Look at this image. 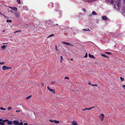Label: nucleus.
<instances>
[{"instance_id": "21", "label": "nucleus", "mask_w": 125, "mask_h": 125, "mask_svg": "<svg viewBox=\"0 0 125 125\" xmlns=\"http://www.w3.org/2000/svg\"><path fill=\"white\" fill-rule=\"evenodd\" d=\"M6 22H12L11 20H7Z\"/></svg>"}, {"instance_id": "23", "label": "nucleus", "mask_w": 125, "mask_h": 125, "mask_svg": "<svg viewBox=\"0 0 125 125\" xmlns=\"http://www.w3.org/2000/svg\"><path fill=\"white\" fill-rule=\"evenodd\" d=\"M105 53L109 54H111V53L109 52H105Z\"/></svg>"}, {"instance_id": "9", "label": "nucleus", "mask_w": 125, "mask_h": 125, "mask_svg": "<svg viewBox=\"0 0 125 125\" xmlns=\"http://www.w3.org/2000/svg\"><path fill=\"white\" fill-rule=\"evenodd\" d=\"M89 56L90 58H91L94 59H95V58L94 55H91L90 53L89 54Z\"/></svg>"}, {"instance_id": "31", "label": "nucleus", "mask_w": 125, "mask_h": 125, "mask_svg": "<svg viewBox=\"0 0 125 125\" xmlns=\"http://www.w3.org/2000/svg\"><path fill=\"white\" fill-rule=\"evenodd\" d=\"M4 64V62H0V65H3Z\"/></svg>"}, {"instance_id": "37", "label": "nucleus", "mask_w": 125, "mask_h": 125, "mask_svg": "<svg viewBox=\"0 0 125 125\" xmlns=\"http://www.w3.org/2000/svg\"><path fill=\"white\" fill-rule=\"evenodd\" d=\"M91 85L92 86H97V85L96 84H94V85H93V84H92Z\"/></svg>"}, {"instance_id": "38", "label": "nucleus", "mask_w": 125, "mask_h": 125, "mask_svg": "<svg viewBox=\"0 0 125 125\" xmlns=\"http://www.w3.org/2000/svg\"><path fill=\"white\" fill-rule=\"evenodd\" d=\"M87 110V108H85L84 109H82V110Z\"/></svg>"}, {"instance_id": "43", "label": "nucleus", "mask_w": 125, "mask_h": 125, "mask_svg": "<svg viewBox=\"0 0 125 125\" xmlns=\"http://www.w3.org/2000/svg\"><path fill=\"white\" fill-rule=\"evenodd\" d=\"M88 84L90 85H92V84H91V83L90 82H89L88 83Z\"/></svg>"}, {"instance_id": "55", "label": "nucleus", "mask_w": 125, "mask_h": 125, "mask_svg": "<svg viewBox=\"0 0 125 125\" xmlns=\"http://www.w3.org/2000/svg\"><path fill=\"white\" fill-rule=\"evenodd\" d=\"M84 11H85H85H85V10H84Z\"/></svg>"}, {"instance_id": "44", "label": "nucleus", "mask_w": 125, "mask_h": 125, "mask_svg": "<svg viewBox=\"0 0 125 125\" xmlns=\"http://www.w3.org/2000/svg\"><path fill=\"white\" fill-rule=\"evenodd\" d=\"M91 108H87V110H91Z\"/></svg>"}, {"instance_id": "51", "label": "nucleus", "mask_w": 125, "mask_h": 125, "mask_svg": "<svg viewBox=\"0 0 125 125\" xmlns=\"http://www.w3.org/2000/svg\"><path fill=\"white\" fill-rule=\"evenodd\" d=\"M94 107H91V109H92V108H94Z\"/></svg>"}, {"instance_id": "50", "label": "nucleus", "mask_w": 125, "mask_h": 125, "mask_svg": "<svg viewBox=\"0 0 125 125\" xmlns=\"http://www.w3.org/2000/svg\"><path fill=\"white\" fill-rule=\"evenodd\" d=\"M42 85H43V83H42Z\"/></svg>"}, {"instance_id": "1", "label": "nucleus", "mask_w": 125, "mask_h": 125, "mask_svg": "<svg viewBox=\"0 0 125 125\" xmlns=\"http://www.w3.org/2000/svg\"><path fill=\"white\" fill-rule=\"evenodd\" d=\"M99 116L100 117V119L101 121H103L104 120V114H101L99 115Z\"/></svg>"}, {"instance_id": "54", "label": "nucleus", "mask_w": 125, "mask_h": 125, "mask_svg": "<svg viewBox=\"0 0 125 125\" xmlns=\"http://www.w3.org/2000/svg\"><path fill=\"white\" fill-rule=\"evenodd\" d=\"M95 63H96V62H95Z\"/></svg>"}, {"instance_id": "10", "label": "nucleus", "mask_w": 125, "mask_h": 125, "mask_svg": "<svg viewBox=\"0 0 125 125\" xmlns=\"http://www.w3.org/2000/svg\"><path fill=\"white\" fill-rule=\"evenodd\" d=\"M5 46L4 45H3L1 47V48L3 50H4L5 49L6 46Z\"/></svg>"}, {"instance_id": "42", "label": "nucleus", "mask_w": 125, "mask_h": 125, "mask_svg": "<svg viewBox=\"0 0 125 125\" xmlns=\"http://www.w3.org/2000/svg\"><path fill=\"white\" fill-rule=\"evenodd\" d=\"M3 121V120L2 119H0V122H1Z\"/></svg>"}, {"instance_id": "16", "label": "nucleus", "mask_w": 125, "mask_h": 125, "mask_svg": "<svg viewBox=\"0 0 125 125\" xmlns=\"http://www.w3.org/2000/svg\"><path fill=\"white\" fill-rule=\"evenodd\" d=\"M60 58H61V60H60V61L61 62H62V60H63V58L62 56H60Z\"/></svg>"}, {"instance_id": "2", "label": "nucleus", "mask_w": 125, "mask_h": 125, "mask_svg": "<svg viewBox=\"0 0 125 125\" xmlns=\"http://www.w3.org/2000/svg\"><path fill=\"white\" fill-rule=\"evenodd\" d=\"M11 68L7 66H5L4 65L2 67V69L3 70H5L10 69Z\"/></svg>"}, {"instance_id": "14", "label": "nucleus", "mask_w": 125, "mask_h": 125, "mask_svg": "<svg viewBox=\"0 0 125 125\" xmlns=\"http://www.w3.org/2000/svg\"><path fill=\"white\" fill-rule=\"evenodd\" d=\"M54 123L56 124H58L59 123V122L56 120H54Z\"/></svg>"}, {"instance_id": "13", "label": "nucleus", "mask_w": 125, "mask_h": 125, "mask_svg": "<svg viewBox=\"0 0 125 125\" xmlns=\"http://www.w3.org/2000/svg\"><path fill=\"white\" fill-rule=\"evenodd\" d=\"M7 123L9 125H11L12 124V121H10L8 122Z\"/></svg>"}, {"instance_id": "19", "label": "nucleus", "mask_w": 125, "mask_h": 125, "mask_svg": "<svg viewBox=\"0 0 125 125\" xmlns=\"http://www.w3.org/2000/svg\"><path fill=\"white\" fill-rule=\"evenodd\" d=\"M31 96H32L31 95H30L29 96L26 97V99H28L29 98H30L31 97Z\"/></svg>"}, {"instance_id": "47", "label": "nucleus", "mask_w": 125, "mask_h": 125, "mask_svg": "<svg viewBox=\"0 0 125 125\" xmlns=\"http://www.w3.org/2000/svg\"><path fill=\"white\" fill-rule=\"evenodd\" d=\"M8 43H3V44H7Z\"/></svg>"}, {"instance_id": "3", "label": "nucleus", "mask_w": 125, "mask_h": 125, "mask_svg": "<svg viewBox=\"0 0 125 125\" xmlns=\"http://www.w3.org/2000/svg\"><path fill=\"white\" fill-rule=\"evenodd\" d=\"M62 43L68 46H73V45L66 42H62Z\"/></svg>"}, {"instance_id": "15", "label": "nucleus", "mask_w": 125, "mask_h": 125, "mask_svg": "<svg viewBox=\"0 0 125 125\" xmlns=\"http://www.w3.org/2000/svg\"><path fill=\"white\" fill-rule=\"evenodd\" d=\"M107 19V17H106L104 16L103 17L102 19L104 20H106Z\"/></svg>"}, {"instance_id": "20", "label": "nucleus", "mask_w": 125, "mask_h": 125, "mask_svg": "<svg viewBox=\"0 0 125 125\" xmlns=\"http://www.w3.org/2000/svg\"><path fill=\"white\" fill-rule=\"evenodd\" d=\"M15 14V16L17 17H18L19 16V14H18L17 13H16Z\"/></svg>"}, {"instance_id": "45", "label": "nucleus", "mask_w": 125, "mask_h": 125, "mask_svg": "<svg viewBox=\"0 0 125 125\" xmlns=\"http://www.w3.org/2000/svg\"><path fill=\"white\" fill-rule=\"evenodd\" d=\"M24 125H28V124L27 123H26L24 124Z\"/></svg>"}, {"instance_id": "26", "label": "nucleus", "mask_w": 125, "mask_h": 125, "mask_svg": "<svg viewBox=\"0 0 125 125\" xmlns=\"http://www.w3.org/2000/svg\"><path fill=\"white\" fill-rule=\"evenodd\" d=\"M4 123L3 122H0V125H4Z\"/></svg>"}, {"instance_id": "12", "label": "nucleus", "mask_w": 125, "mask_h": 125, "mask_svg": "<svg viewBox=\"0 0 125 125\" xmlns=\"http://www.w3.org/2000/svg\"><path fill=\"white\" fill-rule=\"evenodd\" d=\"M92 14L93 15H97V14L96 12L94 11H93L92 12Z\"/></svg>"}, {"instance_id": "35", "label": "nucleus", "mask_w": 125, "mask_h": 125, "mask_svg": "<svg viewBox=\"0 0 125 125\" xmlns=\"http://www.w3.org/2000/svg\"><path fill=\"white\" fill-rule=\"evenodd\" d=\"M23 125V123L22 122H21L20 123H19V125Z\"/></svg>"}, {"instance_id": "33", "label": "nucleus", "mask_w": 125, "mask_h": 125, "mask_svg": "<svg viewBox=\"0 0 125 125\" xmlns=\"http://www.w3.org/2000/svg\"><path fill=\"white\" fill-rule=\"evenodd\" d=\"M122 88H123L125 90V85H122Z\"/></svg>"}, {"instance_id": "22", "label": "nucleus", "mask_w": 125, "mask_h": 125, "mask_svg": "<svg viewBox=\"0 0 125 125\" xmlns=\"http://www.w3.org/2000/svg\"><path fill=\"white\" fill-rule=\"evenodd\" d=\"M12 109V108L11 107H9L8 108V109L9 110H10Z\"/></svg>"}, {"instance_id": "27", "label": "nucleus", "mask_w": 125, "mask_h": 125, "mask_svg": "<svg viewBox=\"0 0 125 125\" xmlns=\"http://www.w3.org/2000/svg\"><path fill=\"white\" fill-rule=\"evenodd\" d=\"M8 121V120H3L2 121L3 122H6V121Z\"/></svg>"}, {"instance_id": "11", "label": "nucleus", "mask_w": 125, "mask_h": 125, "mask_svg": "<svg viewBox=\"0 0 125 125\" xmlns=\"http://www.w3.org/2000/svg\"><path fill=\"white\" fill-rule=\"evenodd\" d=\"M101 55L102 56L106 58H109V57L107 56L105 54H101Z\"/></svg>"}, {"instance_id": "24", "label": "nucleus", "mask_w": 125, "mask_h": 125, "mask_svg": "<svg viewBox=\"0 0 125 125\" xmlns=\"http://www.w3.org/2000/svg\"><path fill=\"white\" fill-rule=\"evenodd\" d=\"M0 109L1 110H5L6 109L4 108H3L2 107H0Z\"/></svg>"}, {"instance_id": "29", "label": "nucleus", "mask_w": 125, "mask_h": 125, "mask_svg": "<svg viewBox=\"0 0 125 125\" xmlns=\"http://www.w3.org/2000/svg\"><path fill=\"white\" fill-rule=\"evenodd\" d=\"M87 53H86L85 55L84 56V57L86 58H87Z\"/></svg>"}, {"instance_id": "48", "label": "nucleus", "mask_w": 125, "mask_h": 125, "mask_svg": "<svg viewBox=\"0 0 125 125\" xmlns=\"http://www.w3.org/2000/svg\"><path fill=\"white\" fill-rule=\"evenodd\" d=\"M83 31H87V30H85V29H83Z\"/></svg>"}, {"instance_id": "28", "label": "nucleus", "mask_w": 125, "mask_h": 125, "mask_svg": "<svg viewBox=\"0 0 125 125\" xmlns=\"http://www.w3.org/2000/svg\"><path fill=\"white\" fill-rule=\"evenodd\" d=\"M49 121L51 123L53 122H54V120H49Z\"/></svg>"}, {"instance_id": "56", "label": "nucleus", "mask_w": 125, "mask_h": 125, "mask_svg": "<svg viewBox=\"0 0 125 125\" xmlns=\"http://www.w3.org/2000/svg\"><path fill=\"white\" fill-rule=\"evenodd\" d=\"M124 1H125V0H124Z\"/></svg>"}, {"instance_id": "46", "label": "nucleus", "mask_w": 125, "mask_h": 125, "mask_svg": "<svg viewBox=\"0 0 125 125\" xmlns=\"http://www.w3.org/2000/svg\"><path fill=\"white\" fill-rule=\"evenodd\" d=\"M21 31H15L14 32V33H16V32H18V31H20V32H21Z\"/></svg>"}, {"instance_id": "25", "label": "nucleus", "mask_w": 125, "mask_h": 125, "mask_svg": "<svg viewBox=\"0 0 125 125\" xmlns=\"http://www.w3.org/2000/svg\"><path fill=\"white\" fill-rule=\"evenodd\" d=\"M56 51L57 52L58 54H60V52L58 50H57Z\"/></svg>"}, {"instance_id": "34", "label": "nucleus", "mask_w": 125, "mask_h": 125, "mask_svg": "<svg viewBox=\"0 0 125 125\" xmlns=\"http://www.w3.org/2000/svg\"><path fill=\"white\" fill-rule=\"evenodd\" d=\"M64 78L65 79H69V78L68 77H67V76H66Z\"/></svg>"}, {"instance_id": "52", "label": "nucleus", "mask_w": 125, "mask_h": 125, "mask_svg": "<svg viewBox=\"0 0 125 125\" xmlns=\"http://www.w3.org/2000/svg\"><path fill=\"white\" fill-rule=\"evenodd\" d=\"M71 60L73 61V58H71Z\"/></svg>"}, {"instance_id": "30", "label": "nucleus", "mask_w": 125, "mask_h": 125, "mask_svg": "<svg viewBox=\"0 0 125 125\" xmlns=\"http://www.w3.org/2000/svg\"><path fill=\"white\" fill-rule=\"evenodd\" d=\"M55 83V82H54V81L52 82L51 83V84L52 85H53L54 84V83Z\"/></svg>"}, {"instance_id": "4", "label": "nucleus", "mask_w": 125, "mask_h": 125, "mask_svg": "<svg viewBox=\"0 0 125 125\" xmlns=\"http://www.w3.org/2000/svg\"><path fill=\"white\" fill-rule=\"evenodd\" d=\"M47 88L51 92H52L54 94L55 93V91L53 89L50 88L49 86H47Z\"/></svg>"}, {"instance_id": "17", "label": "nucleus", "mask_w": 125, "mask_h": 125, "mask_svg": "<svg viewBox=\"0 0 125 125\" xmlns=\"http://www.w3.org/2000/svg\"><path fill=\"white\" fill-rule=\"evenodd\" d=\"M120 79L122 81H123L124 80V78L121 77H120Z\"/></svg>"}, {"instance_id": "40", "label": "nucleus", "mask_w": 125, "mask_h": 125, "mask_svg": "<svg viewBox=\"0 0 125 125\" xmlns=\"http://www.w3.org/2000/svg\"><path fill=\"white\" fill-rule=\"evenodd\" d=\"M10 12H11V13H12L13 12V11L11 10H10Z\"/></svg>"}, {"instance_id": "5", "label": "nucleus", "mask_w": 125, "mask_h": 125, "mask_svg": "<svg viewBox=\"0 0 125 125\" xmlns=\"http://www.w3.org/2000/svg\"><path fill=\"white\" fill-rule=\"evenodd\" d=\"M115 4H116L118 7H119L120 6L121 3L120 1V0H118L117 1L115 2Z\"/></svg>"}, {"instance_id": "49", "label": "nucleus", "mask_w": 125, "mask_h": 125, "mask_svg": "<svg viewBox=\"0 0 125 125\" xmlns=\"http://www.w3.org/2000/svg\"><path fill=\"white\" fill-rule=\"evenodd\" d=\"M5 30H3V31H2V32H5Z\"/></svg>"}, {"instance_id": "32", "label": "nucleus", "mask_w": 125, "mask_h": 125, "mask_svg": "<svg viewBox=\"0 0 125 125\" xmlns=\"http://www.w3.org/2000/svg\"><path fill=\"white\" fill-rule=\"evenodd\" d=\"M55 50L56 51L57 50H58V49L57 46L56 45L55 46Z\"/></svg>"}, {"instance_id": "41", "label": "nucleus", "mask_w": 125, "mask_h": 125, "mask_svg": "<svg viewBox=\"0 0 125 125\" xmlns=\"http://www.w3.org/2000/svg\"><path fill=\"white\" fill-rule=\"evenodd\" d=\"M20 110H17L16 111V112H20Z\"/></svg>"}, {"instance_id": "8", "label": "nucleus", "mask_w": 125, "mask_h": 125, "mask_svg": "<svg viewBox=\"0 0 125 125\" xmlns=\"http://www.w3.org/2000/svg\"><path fill=\"white\" fill-rule=\"evenodd\" d=\"M9 7L15 11H16L17 10V8L16 7Z\"/></svg>"}, {"instance_id": "53", "label": "nucleus", "mask_w": 125, "mask_h": 125, "mask_svg": "<svg viewBox=\"0 0 125 125\" xmlns=\"http://www.w3.org/2000/svg\"><path fill=\"white\" fill-rule=\"evenodd\" d=\"M88 31H90V30H89L88 28Z\"/></svg>"}, {"instance_id": "36", "label": "nucleus", "mask_w": 125, "mask_h": 125, "mask_svg": "<svg viewBox=\"0 0 125 125\" xmlns=\"http://www.w3.org/2000/svg\"><path fill=\"white\" fill-rule=\"evenodd\" d=\"M110 3H111L112 4H113L114 3V1L113 0H112V1H111Z\"/></svg>"}, {"instance_id": "6", "label": "nucleus", "mask_w": 125, "mask_h": 125, "mask_svg": "<svg viewBox=\"0 0 125 125\" xmlns=\"http://www.w3.org/2000/svg\"><path fill=\"white\" fill-rule=\"evenodd\" d=\"M13 122L15 125H19V122L17 121H14Z\"/></svg>"}, {"instance_id": "18", "label": "nucleus", "mask_w": 125, "mask_h": 125, "mask_svg": "<svg viewBox=\"0 0 125 125\" xmlns=\"http://www.w3.org/2000/svg\"><path fill=\"white\" fill-rule=\"evenodd\" d=\"M54 35L53 34H52L50 35L49 36L47 37V38H49L52 36H54Z\"/></svg>"}, {"instance_id": "39", "label": "nucleus", "mask_w": 125, "mask_h": 125, "mask_svg": "<svg viewBox=\"0 0 125 125\" xmlns=\"http://www.w3.org/2000/svg\"><path fill=\"white\" fill-rule=\"evenodd\" d=\"M17 2L18 3H19L21 2L20 0H17Z\"/></svg>"}, {"instance_id": "7", "label": "nucleus", "mask_w": 125, "mask_h": 125, "mask_svg": "<svg viewBox=\"0 0 125 125\" xmlns=\"http://www.w3.org/2000/svg\"><path fill=\"white\" fill-rule=\"evenodd\" d=\"M72 125H78V124L75 121H73L72 123Z\"/></svg>"}]
</instances>
